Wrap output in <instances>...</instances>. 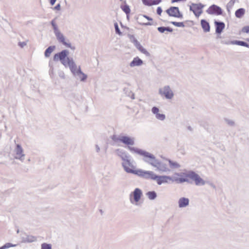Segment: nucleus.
Instances as JSON below:
<instances>
[{
    "label": "nucleus",
    "instance_id": "nucleus-31",
    "mask_svg": "<svg viewBox=\"0 0 249 249\" xmlns=\"http://www.w3.org/2000/svg\"><path fill=\"white\" fill-rule=\"evenodd\" d=\"M16 246V245L12 244L10 243H7L3 246L0 247V249H7L10 247H13Z\"/></svg>",
    "mask_w": 249,
    "mask_h": 249
},
{
    "label": "nucleus",
    "instance_id": "nucleus-14",
    "mask_svg": "<svg viewBox=\"0 0 249 249\" xmlns=\"http://www.w3.org/2000/svg\"><path fill=\"white\" fill-rule=\"evenodd\" d=\"M206 12L210 15H220L222 14L221 8L215 4H213L209 7L207 10Z\"/></svg>",
    "mask_w": 249,
    "mask_h": 249
},
{
    "label": "nucleus",
    "instance_id": "nucleus-13",
    "mask_svg": "<svg viewBox=\"0 0 249 249\" xmlns=\"http://www.w3.org/2000/svg\"><path fill=\"white\" fill-rule=\"evenodd\" d=\"M151 112L155 115V118L159 121H163L166 119L165 115L160 113V109L157 107H152Z\"/></svg>",
    "mask_w": 249,
    "mask_h": 249
},
{
    "label": "nucleus",
    "instance_id": "nucleus-15",
    "mask_svg": "<svg viewBox=\"0 0 249 249\" xmlns=\"http://www.w3.org/2000/svg\"><path fill=\"white\" fill-rule=\"evenodd\" d=\"M22 242L23 243H32L37 240L36 236L28 235L26 233L23 234L21 236Z\"/></svg>",
    "mask_w": 249,
    "mask_h": 249
},
{
    "label": "nucleus",
    "instance_id": "nucleus-27",
    "mask_svg": "<svg viewBox=\"0 0 249 249\" xmlns=\"http://www.w3.org/2000/svg\"><path fill=\"white\" fill-rule=\"evenodd\" d=\"M224 121L229 126H233L235 125V122L232 120L228 118H224Z\"/></svg>",
    "mask_w": 249,
    "mask_h": 249
},
{
    "label": "nucleus",
    "instance_id": "nucleus-19",
    "mask_svg": "<svg viewBox=\"0 0 249 249\" xmlns=\"http://www.w3.org/2000/svg\"><path fill=\"white\" fill-rule=\"evenodd\" d=\"M214 24L216 27V33L217 34H221L225 26L224 23L223 22L215 21Z\"/></svg>",
    "mask_w": 249,
    "mask_h": 249
},
{
    "label": "nucleus",
    "instance_id": "nucleus-36",
    "mask_svg": "<svg viewBox=\"0 0 249 249\" xmlns=\"http://www.w3.org/2000/svg\"><path fill=\"white\" fill-rule=\"evenodd\" d=\"M53 30L54 31V35H55L60 32L56 24L55 25H54V26H53Z\"/></svg>",
    "mask_w": 249,
    "mask_h": 249
},
{
    "label": "nucleus",
    "instance_id": "nucleus-6",
    "mask_svg": "<svg viewBox=\"0 0 249 249\" xmlns=\"http://www.w3.org/2000/svg\"><path fill=\"white\" fill-rule=\"evenodd\" d=\"M159 94L166 99L171 100L174 96V93L169 85H165L159 89Z\"/></svg>",
    "mask_w": 249,
    "mask_h": 249
},
{
    "label": "nucleus",
    "instance_id": "nucleus-57",
    "mask_svg": "<svg viewBox=\"0 0 249 249\" xmlns=\"http://www.w3.org/2000/svg\"><path fill=\"white\" fill-rule=\"evenodd\" d=\"M176 175H178V176H180V174H179V173H177V174H176Z\"/></svg>",
    "mask_w": 249,
    "mask_h": 249
},
{
    "label": "nucleus",
    "instance_id": "nucleus-41",
    "mask_svg": "<svg viewBox=\"0 0 249 249\" xmlns=\"http://www.w3.org/2000/svg\"><path fill=\"white\" fill-rule=\"evenodd\" d=\"M131 41L133 43V44L135 46L139 43V42L137 40V39H136L133 36L132 37Z\"/></svg>",
    "mask_w": 249,
    "mask_h": 249
},
{
    "label": "nucleus",
    "instance_id": "nucleus-4",
    "mask_svg": "<svg viewBox=\"0 0 249 249\" xmlns=\"http://www.w3.org/2000/svg\"><path fill=\"white\" fill-rule=\"evenodd\" d=\"M122 166L127 173L133 174L142 178L146 171L140 169H135V166L133 165L130 157L122 162Z\"/></svg>",
    "mask_w": 249,
    "mask_h": 249
},
{
    "label": "nucleus",
    "instance_id": "nucleus-2",
    "mask_svg": "<svg viewBox=\"0 0 249 249\" xmlns=\"http://www.w3.org/2000/svg\"><path fill=\"white\" fill-rule=\"evenodd\" d=\"M129 150L143 157V160L155 168L157 171L161 173H168L171 171L168 165L156 159L155 156L148 152L136 147H129Z\"/></svg>",
    "mask_w": 249,
    "mask_h": 249
},
{
    "label": "nucleus",
    "instance_id": "nucleus-25",
    "mask_svg": "<svg viewBox=\"0 0 249 249\" xmlns=\"http://www.w3.org/2000/svg\"><path fill=\"white\" fill-rule=\"evenodd\" d=\"M55 48V46H51L49 47L45 51V56L46 57H48L50 56L51 53L54 51Z\"/></svg>",
    "mask_w": 249,
    "mask_h": 249
},
{
    "label": "nucleus",
    "instance_id": "nucleus-40",
    "mask_svg": "<svg viewBox=\"0 0 249 249\" xmlns=\"http://www.w3.org/2000/svg\"><path fill=\"white\" fill-rule=\"evenodd\" d=\"M131 41L133 43V44L135 46L139 43V42L137 40V39H136L133 36L132 37Z\"/></svg>",
    "mask_w": 249,
    "mask_h": 249
},
{
    "label": "nucleus",
    "instance_id": "nucleus-24",
    "mask_svg": "<svg viewBox=\"0 0 249 249\" xmlns=\"http://www.w3.org/2000/svg\"><path fill=\"white\" fill-rule=\"evenodd\" d=\"M245 13V9L241 8L237 9L235 13V15L237 18H242Z\"/></svg>",
    "mask_w": 249,
    "mask_h": 249
},
{
    "label": "nucleus",
    "instance_id": "nucleus-26",
    "mask_svg": "<svg viewBox=\"0 0 249 249\" xmlns=\"http://www.w3.org/2000/svg\"><path fill=\"white\" fill-rule=\"evenodd\" d=\"M158 30L159 31V32H160L161 33H163L165 31H167L169 32H173V29L169 27H163V26L159 27L158 28Z\"/></svg>",
    "mask_w": 249,
    "mask_h": 249
},
{
    "label": "nucleus",
    "instance_id": "nucleus-38",
    "mask_svg": "<svg viewBox=\"0 0 249 249\" xmlns=\"http://www.w3.org/2000/svg\"><path fill=\"white\" fill-rule=\"evenodd\" d=\"M234 3H235L234 2L231 0L227 4V9L231 8L233 5L234 4Z\"/></svg>",
    "mask_w": 249,
    "mask_h": 249
},
{
    "label": "nucleus",
    "instance_id": "nucleus-17",
    "mask_svg": "<svg viewBox=\"0 0 249 249\" xmlns=\"http://www.w3.org/2000/svg\"><path fill=\"white\" fill-rule=\"evenodd\" d=\"M189 204V199L188 198L180 197L178 200V206L179 208H185Z\"/></svg>",
    "mask_w": 249,
    "mask_h": 249
},
{
    "label": "nucleus",
    "instance_id": "nucleus-10",
    "mask_svg": "<svg viewBox=\"0 0 249 249\" xmlns=\"http://www.w3.org/2000/svg\"><path fill=\"white\" fill-rule=\"evenodd\" d=\"M55 36L57 40L59 43L63 44L67 47L70 48L72 50L75 49V47L74 46H72L70 43L67 41H68V39H66V38L61 32L55 34Z\"/></svg>",
    "mask_w": 249,
    "mask_h": 249
},
{
    "label": "nucleus",
    "instance_id": "nucleus-32",
    "mask_svg": "<svg viewBox=\"0 0 249 249\" xmlns=\"http://www.w3.org/2000/svg\"><path fill=\"white\" fill-rule=\"evenodd\" d=\"M143 3L147 6L153 5V0H142Z\"/></svg>",
    "mask_w": 249,
    "mask_h": 249
},
{
    "label": "nucleus",
    "instance_id": "nucleus-8",
    "mask_svg": "<svg viewBox=\"0 0 249 249\" xmlns=\"http://www.w3.org/2000/svg\"><path fill=\"white\" fill-rule=\"evenodd\" d=\"M13 156L15 159L18 160L23 162L25 158V154L21 145L19 144H16L13 150Z\"/></svg>",
    "mask_w": 249,
    "mask_h": 249
},
{
    "label": "nucleus",
    "instance_id": "nucleus-52",
    "mask_svg": "<svg viewBox=\"0 0 249 249\" xmlns=\"http://www.w3.org/2000/svg\"><path fill=\"white\" fill-rule=\"evenodd\" d=\"M140 46H141V44L140 43V42L137 44V45H136L135 46L136 47V48L138 49L139 47H140Z\"/></svg>",
    "mask_w": 249,
    "mask_h": 249
},
{
    "label": "nucleus",
    "instance_id": "nucleus-45",
    "mask_svg": "<svg viewBox=\"0 0 249 249\" xmlns=\"http://www.w3.org/2000/svg\"><path fill=\"white\" fill-rule=\"evenodd\" d=\"M161 1V0H153V5H157Z\"/></svg>",
    "mask_w": 249,
    "mask_h": 249
},
{
    "label": "nucleus",
    "instance_id": "nucleus-28",
    "mask_svg": "<svg viewBox=\"0 0 249 249\" xmlns=\"http://www.w3.org/2000/svg\"><path fill=\"white\" fill-rule=\"evenodd\" d=\"M138 50H139L142 53L144 54L147 56L150 55L149 53L146 50L144 49L142 45L138 48Z\"/></svg>",
    "mask_w": 249,
    "mask_h": 249
},
{
    "label": "nucleus",
    "instance_id": "nucleus-33",
    "mask_svg": "<svg viewBox=\"0 0 249 249\" xmlns=\"http://www.w3.org/2000/svg\"><path fill=\"white\" fill-rule=\"evenodd\" d=\"M122 10L124 12H125L126 14H128L130 13V10L129 6L127 5H124L122 8Z\"/></svg>",
    "mask_w": 249,
    "mask_h": 249
},
{
    "label": "nucleus",
    "instance_id": "nucleus-5",
    "mask_svg": "<svg viewBox=\"0 0 249 249\" xmlns=\"http://www.w3.org/2000/svg\"><path fill=\"white\" fill-rule=\"evenodd\" d=\"M112 140L115 142H121L123 143L128 145V149L130 145H133L135 143V138L131 137H129L124 135H119L116 136L114 135L112 137Z\"/></svg>",
    "mask_w": 249,
    "mask_h": 249
},
{
    "label": "nucleus",
    "instance_id": "nucleus-22",
    "mask_svg": "<svg viewBox=\"0 0 249 249\" xmlns=\"http://www.w3.org/2000/svg\"><path fill=\"white\" fill-rule=\"evenodd\" d=\"M146 196L150 200H154L157 196V193L155 191H149L146 193Z\"/></svg>",
    "mask_w": 249,
    "mask_h": 249
},
{
    "label": "nucleus",
    "instance_id": "nucleus-49",
    "mask_svg": "<svg viewBox=\"0 0 249 249\" xmlns=\"http://www.w3.org/2000/svg\"><path fill=\"white\" fill-rule=\"evenodd\" d=\"M56 0H50V4L51 5H53L54 4V3H55Z\"/></svg>",
    "mask_w": 249,
    "mask_h": 249
},
{
    "label": "nucleus",
    "instance_id": "nucleus-7",
    "mask_svg": "<svg viewBox=\"0 0 249 249\" xmlns=\"http://www.w3.org/2000/svg\"><path fill=\"white\" fill-rule=\"evenodd\" d=\"M185 176L194 181L196 186H203L207 183V181L203 179L199 175L194 171L188 172L187 174H185Z\"/></svg>",
    "mask_w": 249,
    "mask_h": 249
},
{
    "label": "nucleus",
    "instance_id": "nucleus-29",
    "mask_svg": "<svg viewBox=\"0 0 249 249\" xmlns=\"http://www.w3.org/2000/svg\"><path fill=\"white\" fill-rule=\"evenodd\" d=\"M41 249H52V246L50 244L44 243L41 245Z\"/></svg>",
    "mask_w": 249,
    "mask_h": 249
},
{
    "label": "nucleus",
    "instance_id": "nucleus-3",
    "mask_svg": "<svg viewBox=\"0 0 249 249\" xmlns=\"http://www.w3.org/2000/svg\"><path fill=\"white\" fill-rule=\"evenodd\" d=\"M146 179H151L156 181L157 184L161 185L162 184L169 183L170 181L176 182L178 183H181L188 182L189 180L186 178H172L169 176H159L156 175L152 171H146L143 178Z\"/></svg>",
    "mask_w": 249,
    "mask_h": 249
},
{
    "label": "nucleus",
    "instance_id": "nucleus-50",
    "mask_svg": "<svg viewBox=\"0 0 249 249\" xmlns=\"http://www.w3.org/2000/svg\"><path fill=\"white\" fill-rule=\"evenodd\" d=\"M207 183H208L211 187H212L213 188H215V186L212 183H210L209 182H207Z\"/></svg>",
    "mask_w": 249,
    "mask_h": 249
},
{
    "label": "nucleus",
    "instance_id": "nucleus-46",
    "mask_svg": "<svg viewBox=\"0 0 249 249\" xmlns=\"http://www.w3.org/2000/svg\"><path fill=\"white\" fill-rule=\"evenodd\" d=\"M19 46H20L21 47H23L24 46L26 45V43L25 42H19L18 43Z\"/></svg>",
    "mask_w": 249,
    "mask_h": 249
},
{
    "label": "nucleus",
    "instance_id": "nucleus-1",
    "mask_svg": "<svg viewBox=\"0 0 249 249\" xmlns=\"http://www.w3.org/2000/svg\"><path fill=\"white\" fill-rule=\"evenodd\" d=\"M69 53L68 50H63L54 55L53 60L55 61L60 60L65 67H69L73 75L77 77V79L82 82L85 81L87 78V75L81 71L80 66L77 67L72 57L68 56Z\"/></svg>",
    "mask_w": 249,
    "mask_h": 249
},
{
    "label": "nucleus",
    "instance_id": "nucleus-30",
    "mask_svg": "<svg viewBox=\"0 0 249 249\" xmlns=\"http://www.w3.org/2000/svg\"><path fill=\"white\" fill-rule=\"evenodd\" d=\"M170 23L176 27H184L185 26L184 24L182 22L171 21Z\"/></svg>",
    "mask_w": 249,
    "mask_h": 249
},
{
    "label": "nucleus",
    "instance_id": "nucleus-34",
    "mask_svg": "<svg viewBox=\"0 0 249 249\" xmlns=\"http://www.w3.org/2000/svg\"><path fill=\"white\" fill-rule=\"evenodd\" d=\"M114 27H115V32L116 34L119 35H122V33L120 31V29H119V26H118V25L117 24V23H114Z\"/></svg>",
    "mask_w": 249,
    "mask_h": 249
},
{
    "label": "nucleus",
    "instance_id": "nucleus-47",
    "mask_svg": "<svg viewBox=\"0 0 249 249\" xmlns=\"http://www.w3.org/2000/svg\"><path fill=\"white\" fill-rule=\"evenodd\" d=\"M142 25H145V26H149V25H153L152 23L151 22H146V23H141Z\"/></svg>",
    "mask_w": 249,
    "mask_h": 249
},
{
    "label": "nucleus",
    "instance_id": "nucleus-20",
    "mask_svg": "<svg viewBox=\"0 0 249 249\" xmlns=\"http://www.w3.org/2000/svg\"><path fill=\"white\" fill-rule=\"evenodd\" d=\"M165 160L168 162L170 167L171 169H178L180 167V164L176 161H173L168 159H165Z\"/></svg>",
    "mask_w": 249,
    "mask_h": 249
},
{
    "label": "nucleus",
    "instance_id": "nucleus-44",
    "mask_svg": "<svg viewBox=\"0 0 249 249\" xmlns=\"http://www.w3.org/2000/svg\"><path fill=\"white\" fill-rule=\"evenodd\" d=\"M95 151L97 153H99L100 151V146L98 144H95Z\"/></svg>",
    "mask_w": 249,
    "mask_h": 249
},
{
    "label": "nucleus",
    "instance_id": "nucleus-53",
    "mask_svg": "<svg viewBox=\"0 0 249 249\" xmlns=\"http://www.w3.org/2000/svg\"><path fill=\"white\" fill-rule=\"evenodd\" d=\"M59 76L62 78H65L64 74L63 73H62L61 74H60Z\"/></svg>",
    "mask_w": 249,
    "mask_h": 249
},
{
    "label": "nucleus",
    "instance_id": "nucleus-9",
    "mask_svg": "<svg viewBox=\"0 0 249 249\" xmlns=\"http://www.w3.org/2000/svg\"><path fill=\"white\" fill-rule=\"evenodd\" d=\"M204 7V5L202 3H193L190 6V10L192 11L195 16L198 18L202 13V9Z\"/></svg>",
    "mask_w": 249,
    "mask_h": 249
},
{
    "label": "nucleus",
    "instance_id": "nucleus-18",
    "mask_svg": "<svg viewBox=\"0 0 249 249\" xmlns=\"http://www.w3.org/2000/svg\"><path fill=\"white\" fill-rule=\"evenodd\" d=\"M143 63V61L139 57L137 56L133 58V60L130 63L129 66L131 68L139 67L142 66Z\"/></svg>",
    "mask_w": 249,
    "mask_h": 249
},
{
    "label": "nucleus",
    "instance_id": "nucleus-54",
    "mask_svg": "<svg viewBox=\"0 0 249 249\" xmlns=\"http://www.w3.org/2000/svg\"><path fill=\"white\" fill-rule=\"evenodd\" d=\"M188 130H189L190 131H192V130H193L192 128V127H191V126H189L188 127Z\"/></svg>",
    "mask_w": 249,
    "mask_h": 249
},
{
    "label": "nucleus",
    "instance_id": "nucleus-39",
    "mask_svg": "<svg viewBox=\"0 0 249 249\" xmlns=\"http://www.w3.org/2000/svg\"><path fill=\"white\" fill-rule=\"evenodd\" d=\"M242 32L244 33H249V26H247L242 28Z\"/></svg>",
    "mask_w": 249,
    "mask_h": 249
},
{
    "label": "nucleus",
    "instance_id": "nucleus-56",
    "mask_svg": "<svg viewBox=\"0 0 249 249\" xmlns=\"http://www.w3.org/2000/svg\"><path fill=\"white\" fill-rule=\"evenodd\" d=\"M50 72H52L53 73V70L52 69V70L50 71Z\"/></svg>",
    "mask_w": 249,
    "mask_h": 249
},
{
    "label": "nucleus",
    "instance_id": "nucleus-35",
    "mask_svg": "<svg viewBox=\"0 0 249 249\" xmlns=\"http://www.w3.org/2000/svg\"><path fill=\"white\" fill-rule=\"evenodd\" d=\"M146 18L147 20H150V21H152V18H151L150 17L146 16V15H140L138 18V19H140V20H141L142 18Z\"/></svg>",
    "mask_w": 249,
    "mask_h": 249
},
{
    "label": "nucleus",
    "instance_id": "nucleus-37",
    "mask_svg": "<svg viewBox=\"0 0 249 249\" xmlns=\"http://www.w3.org/2000/svg\"><path fill=\"white\" fill-rule=\"evenodd\" d=\"M53 30L54 31V35H55L60 32L56 24L55 25H54V26H53Z\"/></svg>",
    "mask_w": 249,
    "mask_h": 249
},
{
    "label": "nucleus",
    "instance_id": "nucleus-16",
    "mask_svg": "<svg viewBox=\"0 0 249 249\" xmlns=\"http://www.w3.org/2000/svg\"><path fill=\"white\" fill-rule=\"evenodd\" d=\"M115 153L121 158L123 161L130 157L124 150L121 149H117L115 150Z\"/></svg>",
    "mask_w": 249,
    "mask_h": 249
},
{
    "label": "nucleus",
    "instance_id": "nucleus-11",
    "mask_svg": "<svg viewBox=\"0 0 249 249\" xmlns=\"http://www.w3.org/2000/svg\"><path fill=\"white\" fill-rule=\"evenodd\" d=\"M142 195V191L138 188H135L133 192L130 195V197H131V196H133V199L131 198H130L131 203L132 204H134V202L136 204L138 203L140 201Z\"/></svg>",
    "mask_w": 249,
    "mask_h": 249
},
{
    "label": "nucleus",
    "instance_id": "nucleus-23",
    "mask_svg": "<svg viewBox=\"0 0 249 249\" xmlns=\"http://www.w3.org/2000/svg\"><path fill=\"white\" fill-rule=\"evenodd\" d=\"M231 43L232 45H237L241 46H244L246 47H249V45L243 41L234 40L231 41Z\"/></svg>",
    "mask_w": 249,
    "mask_h": 249
},
{
    "label": "nucleus",
    "instance_id": "nucleus-51",
    "mask_svg": "<svg viewBox=\"0 0 249 249\" xmlns=\"http://www.w3.org/2000/svg\"><path fill=\"white\" fill-rule=\"evenodd\" d=\"M231 41H228V42H224V41H223L222 42V43H223V44H225L229 45V44H231Z\"/></svg>",
    "mask_w": 249,
    "mask_h": 249
},
{
    "label": "nucleus",
    "instance_id": "nucleus-12",
    "mask_svg": "<svg viewBox=\"0 0 249 249\" xmlns=\"http://www.w3.org/2000/svg\"><path fill=\"white\" fill-rule=\"evenodd\" d=\"M166 12L169 16L178 18H183V15L179 12V9L178 7H171L168 9Z\"/></svg>",
    "mask_w": 249,
    "mask_h": 249
},
{
    "label": "nucleus",
    "instance_id": "nucleus-55",
    "mask_svg": "<svg viewBox=\"0 0 249 249\" xmlns=\"http://www.w3.org/2000/svg\"><path fill=\"white\" fill-rule=\"evenodd\" d=\"M231 0L235 3L236 1H237L238 0Z\"/></svg>",
    "mask_w": 249,
    "mask_h": 249
},
{
    "label": "nucleus",
    "instance_id": "nucleus-21",
    "mask_svg": "<svg viewBox=\"0 0 249 249\" xmlns=\"http://www.w3.org/2000/svg\"><path fill=\"white\" fill-rule=\"evenodd\" d=\"M201 25L203 31L205 32H208L210 30L209 23L205 19H201Z\"/></svg>",
    "mask_w": 249,
    "mask_h": 249
},
{
    "label": "nucleus",
    "instance_id": "nucleus-42",
    "mask_svg": "<svg viewBox=\"0 0 249 249\" xmlns=\"http://www.w3.org/2000/svg\"><path fill=\"white\" fill-rule=\"evenodd\" d=\"M162 10L160 7H158L157 9V13L159 15H160L162 13Z\"/></svg>",
    "mask_w": 249,
    "mask_h": 249
},
{
    "label": "nucleus",
    "instance_id": "nucleus-48",
    "mask_svg": "<svg viewBox=\"0 0 249 249\" xmlns=\"http://www.w3.org/2000/svg\"><path fill=\"white\" fill-rule=\"evenodd\" d=\"M51 24L52 27L54 26V25H55L56 24L55 23V19H53L51 21Z\"/></svg>",
    "mask_w": 249,
    "mask_h": 249
},
{
    "label": "nucleus",
    "instance_id": "nucleus-43",
    "mask_svg": "<svg viewBox=\"0 0 249 249\" xmlns=\"http://www.w3.org/2000/svg\"><path fill=\"white\" fill-rule=\"evenodd\" d=\"M61 8V5L60 3L57 4L54 8L53 9L55 10H60Z\"/></svg>",
    "mask_w": 249,
    "mask_h": 249
}]
</instances>
